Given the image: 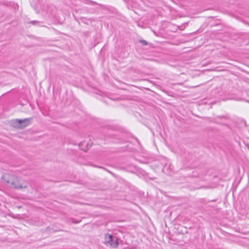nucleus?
<instances>
[{
  "label": "nucleus",
  "mask_w": 249,
  "mask_h": 249,
  "mask_svg": "<svg viewBox=\"0 0 249 249\" xmlns=\"http://www.w3.org/2000/svg\"><path fill=\"white\" fill-rule=\"evenodd\" d=\"M31 120V118H26L24 120L17 119L16 122L18 123L20 127L24 128L30 124Z\"/></svg>",
  "instance_id": "3"
},
{
  "label": "nucleus",
  "mask_w": 249,
  "mask_h": 249,
  "mask_svg": "<svg viewBox=\"0 0 249 249\" xmlns=\"http://www.w3.org/2000/svg\"><path fill=\"white\" fill-rule=\"evenodd\" d=\"M163 171L167 174H170L172 171V169L170 165H165L163 168Z\"/></svg>",
  "instance_id": "4"
},
{
  "label": "nucleus",
  "mask_w": 249,
  "mask_h": 249,
  "mask_svg": "<svg viewBox=\"0 0 249 249\" xmlns=\"http://www.w3.org/2000/svg\"><path fill=\"white\" fill-rule=\"evenodd\" d=\"M104 239L105 244L108 247L117 248L119 245L118 239L116 236L106 233L104 235Z\"/></svg>",
  "instance_id": "2"
},
{
  "label": "nucleus",
  "mask_w": 249,
  "mask_h": 249,
  "mask_svg": "<svg viewBox=\"0 0 249 249\" xmlns=\"http://www.w3.org/2000/svg\"><path fill=\"white\" fill-rule=\"evenodd\" d=\"M2 178L7 183L10 184L15 188L21 189L26 187V186L20 185L18 178L13 175H4Z\"/></svg>",
  "instance_id": "1"
},
{
  "label": "nucleus",
  "mask_w": 249,
  "mask_h": 249,
  "mask_svg": "<svg viewBox=\"0 0 249 249\" xmlns=\"http://www.w3.org/2000/svg\"><path fill=\"white\" fill-rule=\"evenodd\" d=\"M140 42L143 45H146L147 44V42L145 40H142L140 41Z\"/></svg>",
  "instance_id": "5"
},
{
  "label": "nucleus",
  "mask_w": 249,
  "mask_h": 249,
  "mask_svg": "<svg viewBox=\"0 0 249 249\" xmlns=\"http://www.w3.org/2000/svg\"><path fill=\"white\" fill-rule=\"evenodd\" d=\"M36 22V21H35V20L32 21V23L33 24H35Z\"/></svg>",
  "instance_id": "6"
}]
</instances>
